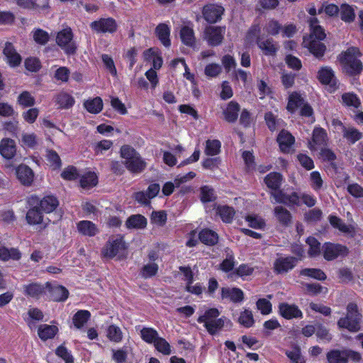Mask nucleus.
Here are the masks:
<instances>
[{"label": "nucleus", "mask_w": 363, "mask_h": 363, "mask_svg": "<svg viewBox=\"0 0 363 363\" xmlns=\"http://www.w3.org/2000/svg\"><path fill=\"white\" fill-rule=\"evenodd\" d=\"M59 205L57 199L53 196H45L40 202V208L45 213L54 211Z\"/></svg>", "instance_id": "obj_33"}, {"label": "nucleus", "mask_w": 363, "mask_h": 363, "mask_svg": "<svg viewBox=\"0 0 363 363\" xmlns=\"http://www.w3.org/2000/svg\"><path fill=\"white\" fill-rule=\"evenodd\" d=\"M238 323L245 328H250L254 325L255 320L251 311L245 309L240 314Z\"/></svg>", "instance_id": "obj_50"}, {"label": "nucleus", "mask_w": 363, "mask_h": 363, "mask_svg": "<svg viewBox=\"0 0 363 363\" xmlns=\"http://www.w3.org/2000/svg\"><path fill=\"white\" fill-rule=\"evenodd\" d=\"M265 121L268 128L274 131L277 130L278 128H280L284 124L283 121L280 119H277V116H274L272 113L268 112L265 114Z\"/></svg>", "instance_id": "obj_58"}, {"label": "nucleus", "mask_w": 363, "mask_h": 363, "mask_svg": "<svg viewBox=\"0 0 363 363\" xmlns=\"http://www.w3.org/2000/svg\"><path fill=\"white\" fill-rule=\"evenodd\" d=\"M199 239L206 245H213L217 243L218 236L216 232L210 229H203L199 233Z\"/></svg>", "instance_id": "obj_35"}, {"label": "nucleus", "mask_w": 363, "mask_h": 363, "mask_svg": "<svg viewBox=\"0 0 363 363\" xmlns=\"http://www.w3.org/2000/svg\"><path fill=\"white\" fill-rule=\"evenodd\" d=\"M296 264V259L292 257H280L274 263V271L278 274L286 273L293 269Z\"/></svg>", "instance_id": "obj_17"}, {"label": "nucleus", "mask_w": 363, "mask_h": 363, "mask_svg": "<svg viewBox=\"0 0 363 363\" xmlns=\"http://www.w3.org/2000/svg\"><path fill=\"white\" fill-rule=\"evenodd\" d=\"M179 35L182 42L186 46L194 48L196 45V38L192 26L186 25L182 27Z\"/></svg>", "instance_id": "obj_24"}, {"label": "nucleus", "mask_w": 363, "mask_h": 363, "mask_svg": "<svg viewBox=\"0 0 363 363\" xmlns=\"http://www.w3.org/2000/svg\"><path fill=\"white\" fill-rule=\"evenodd\" d=\"M158 271V265L152 262L145 264L141 270V275L144 278H150L155 276Z\"/></svg>", "instance_id": "obj_62"}, {"label": "nucleus", "mask_w": 363, "mask_h": 363, "mask_svg": "<svg viewBox=\"0 0 363 363\" xmlns=\"http://www.w3.org/2000/svg\"><path fill=\"white\" fill-rule=\"evenodd\" d=\"M46 288L48 289L50 298L55 301H64L68 298L69 292L62 286H51L50 284H46Z\"/></svg>", "instance_id": "obj_25"}, {"label": "nucleus", "mask_w": 363, "mask_h": 363, "mask_svg": "<svg viewBox=\"0 0 363 363\" xmlns=\"http://www.w3.org/2000/svg\"><path fill=\"white\" fill-rule=\"evenodd\" d=\"M342 132L344 138L352 144L356 143L362 138V133L353 127H345Z\"/></svg>", "instance_id": "obj_45"}, {"label": "nucleus", "mask_w": 363, "mask_h": 363, "mask_svg": "<svg viewBox=\"0 0 363 363\" xmlns=\"http://www.w3.org/2000/svg\"><path fill=\"white\" fill-rule=\"evenodd\" d=\"M106 336L112 342H120L123 339V333L118 326L111 325L107 328Z\"/></svg>", "instance_id": "obj_48"}, {"label": "nucleus", "mask_w": 363, "mask_h": 363, "mask_svg": "<svg viewBox=\"0 0 363 363\" xmlns=\"http://www.w3.org/2000/svg\"><path fill=\"white\" fill-rule=\"evenodd\" d=\"M327 140L326 131L322 128L316 127L313 131L311 140L308 142V148L311 151H315L326 145Z\"/></svg>", "instance_id": "obj_15"}, {"label": "nucleus", "mask_w": 363, "mask_h": 363, "mask_svg": "<svg viewBox=\"0 0 363 363\" xmlns=\"http://www.w3.org/2000/svg\"><path fill=\"white\" fill-rule=\"evenodd\" d=\"M216 213L219 215L223 222L230 223L234 217L235 211L228 206H219L216 208Z\"/></svg>", "instance_id": "obj_40"}, {"label": "nucleus", "mask_w": 363, "mask_h": 363, "mask_svg": "<svg viewBox=\"0 0 363 363\" xmlns=\"http://www.w3.org/2000/svg\"><path fill=\"white\" fill-rule=\"evenodd\" d=\"M240 106L235 101L229 102L226 107L223 109L224 118L229 123L235 122L238 116Z\"/></svg>", "instance_id": "obj_28"}, {"label": "nucleus", "mask_w": 363, "mask_h": 363, "mask_svg": "<svg viewBox=\"0 0 363 363\" xmlns=\"http://www.w3.org/2000/svg\"><path fill=\"white\" fill-rule=\"evenodd\" d=\"M306 243L309 245L308 255L311 257H315L320 252V244L314 238L310 237L307 239Z\"/></svg>", "instance_id": "obj_64"}, {"label": "nucleus", "mask_w": 363, "mask_h": 363, "mask_svg": "<svg viewBox=\"0 0 363 363\" xmlns=\"http://www.w3.org/2000/svg\"><path fill=\"white\" fill-rule=\"evenodd\" d=\"M274 216L283 225H287L291 223V213L282 206H279L274 208Z\"/></svg>", "instance_id": "obj_41"}, {"label": "nucleus", "mask_w": 363, "mask_h": 363, "mask_svg": "<svg viewBox=\"0 0 363 363\" xmlns=\"http://www.w3.org/2000/svg\"><path fill=\"white\" fill-rule=\"evenodd\" d=\"M279 314L286 319L301 318L303 313L298 307L294 304L281 303L279 305Z\"/></svg>", "instance_id": "obj_16"}, {"label": "nucleus", "mask_w": 363, "mask_h": 363, "mask_svg": "<svg viewBox=\"0 0 363 363\" xmlns=\"http://www.w3.org/2000/svg\"><path fill=\"white\" fill-rule=\"evenodd\" d=\"M28 316L25 318L26 322L30 329L35 327V321H40L43 318V314L38 308H30L28 310Z\"/></svg>", "instance_id": "obj_38"}, {"label": "nucleus", "mask_w": 363, "mask_h": 363, "mask_svg": "<svg viewBox=\"0 0 363 363\" xmlns=\"http://www.w3.org/2000/svg\"><path fill=\"white\" fill-rule=\"evenodd\" d=\"M56 42L67 54L74 53L76 50L75 43L73 41V34L69 28H64L57 33Z\"/></svg>", "instance_id": "obj_9"}, {"label": "nucleus", "mask_w": 363, "mask_h": 363, "mask_svg": "<svg viewBox=\"0 0 363 363\" xmlns=\"http://www.w3.org/2000/svg\"><path fill=\"white\" fill-rule=\"evenodd\" d=\"M46 286L38 284L31 283L23 286V292L26 295L32 298H39L43 293L45 292Z\"/></svg>", "instance_id": "obj_29"}, {"label": "nucleus", "mask_w": 363, "mask_h": 363, "mask_svg": "<svg viewBox=\"0 0 363 363\" xmlns=\"http://www.w3.org/2000/svg\"><path fill=\"white\" fill-rule=\"evenodd\" d=\"M113 147V142L110 140H102L94 145V150L96 155H104Z\"/></svg>", "instance_id": "obj_59"}, {"label": "nucleus", "mask_w": 363, "mask_h": 363, "mask_svg": "<svg viewBox=\"0 0 363 363\" xmlns=\"http://www.w3.org/2000/svg\"><path fill=\"white\" fill-rule=\"evenodd\" d=\"M55 102L61 108H69L74 104V99L66 92H61L55 96Z\"/></svg>", "instance_id": "obj_34"}, {"label": "nucleus", "mask_w": 363, "mask_h": 363, "mask_svg": "<svg viewBox=\"0 0 363 363\" xmlns=\"http://www.w3.org/2000/svg\"><path fill=\"white\" fill-rule=\"evenodd\" d=\"M128 245L123 237L116 235L109 238L104 247L102 248L103 257L108 259L123 258L126 255Z\"/></svg>", "instance_id": "obj_4"}, {"label": "nucleus", "mask_w": 363, "mask_h": 363, "mask_svg": "<svg viewBox=\"0 0 363 363\" xmlns=\"http://www.w3.org/2000/svg\"><path fill=\"white\" fill-rule=\"evenodd\" d=\"M58 332V328L55 325H47L43 324L41 325L38 330V334L39 337L43 340H46L48 339H51L55 337V335Z\"/></svg>", "instance_id": "obj_31"}, {"label": "nucleus", "mask_w": 363, "mask_h": 363, "mask_svg": "<svg viewBox=\"0 0 363 363\" xmlns=\"http://www.w3.org/2000/svg\"><path fill=\"white\" fill-rule=\"evenodd\" d=\"M153 345L157 351L164 355H169L172 352L169 343L164 338L160 336L157 338Z\"/></svg>", "instance_id": "obj_53"}, {"label": "nucleus", "mask_w": 363, "mask_h": 363, "mask_svg": "<svg viewBox=\"0 0 363 363\" xmlns=\"http://www.w3.org/2000/svg\"><path fill=\"white\" fill-rule=\"evenodd\" d=\"M342 100L345 105L353 108H359L361 105V101L356 94L353 93H345L342 96Z\"/></svg>", "instance_id": "obj_56"}, {"label": "nucleus", "mask_w": 363, "mask_h": 363, "mask_svg": "<svg viewBox=\"0 0 363 363\" xmlns=\"http://www.w3.org/2000/svg\"><path fill=\"white\" fill-rule=\"evenodd\" d=\"M32 33L33 40L38 44L45 45L49 40V34L40 28L33 30Z\"/></svg>", "instance_id": "obj_63"}, {"label": "nucleus", "mask_w": 363, "mask_h": 363, "mask_svg": "<svg viewBox=\"0 0 363 363\" xmlns=\"http://www.w3.org/2000/svg\"><path fill=\"white\" fill-rule=\"evenodd\" d=\"M18 179L23 185H30L34 179L33 170L26 164H20L16 169Z\"/></svg>", "instance_id": "obj_19"}, {"label": "nucleus", "mask_w": 363, "mask_h": 363, "mask_svg": "<svg viewBox=\"0 0 363 363\" xmlns=\"http://www.w3.org/2000/svg\"><path fill=\"white\" fill-rule=\"evenodd\" d=\"M18 104L23 107L32 106L35 104V98L28 91H23L18 97Z\"/></svg>", "instance_id": "obj_60"}, {"label": "nucleus", "mask_w": 363, "mask_h": 363, "mask_svg": "<svg viewBox=\"0 0 363 363\" xmlns=\"http://www.w3.org/2000/svg\"><path fill=\"white\" fill-rule=\"evenodd\" d=\"M98 183V177L94 172H88L84 173L80 179V185L83 189H90L95 186Z\"/></svg>", "instance_id": "obj_36"}, {"label": "nucleus", "mask_w": 363, "mask_h": 363, "mask_svg": "<svg viewBox=\"0 0 363 363\" xmlns=\"http://www.w3.org/2000/svg\"><path fill=\"white\" fill-rule=\"evenodd\" d=\"M221 298L237 303L243 300L244 294L238 288L224 287L221 289Z\"/></svg>", "instance_id": "obj_23"}, {"label": "nucleus", "mask_w": 363, "mask_h": 363, "mask_svg": "<svg viewBox=\"0 0 363 363\" xmlns=\"http://www.w3.org/2000/svg\"><path fill=\"white\" fill-rule=\"evenodd\" d=\"M219 315L220 311L217 308H208L199 316L197 321L203 323L211 335H214L221 330L226 323L230 322L225 317L218 318Z\"/></svg>", "instance_id": "obj_3"}, {"label": "nucleus", "mask_w": 363, "mask_h": 363, "mask_svg": "<svg viewBox=\"0 0 363 363\" xmlns=\"http://www.w3.org/2000/svg\"><path fill=\"white\" fill-rule=\"evenodd\" d=\"M140 337L145 342L154 345L160 335L154 328H143L140 330Z\"/></svg>", "instance_id": "obj_42"}, {"label": "nucleus", "mask_w": 363, "mask_h": 363, "mask_svg": "<svg viewBox=\"0 0 363 363\" xmlns=\"http://www.w3.org/2000/svg\"><path fill=\"white\" fill-rule=\"evenodd\" d=\"M260 32L261 28L259 25L252 26L248 30L245 37L246 45L250 46L256 42L258 48L264 55H274L278 50L277 43L272 38L259 37Z\"/></svg>", "instance_id": "obj_2"}, {"label": "nucleus", "mask_w": 363, "mask_h": 363, "mask_svg": "<svg viewBox=\"0 0 363 363\" xmlns=\"http://www.w3.org/2000/svg\"><path fill=\"white\" fill-rule=\"evenodd\" d=\"M77 230L83 235L93 237L99 233L97 226L89 220H82L77 223Z\"/></svg>", "instance_id": "obj_26"}, {"label": "nucleus", "mask_w": 363, "mask_h": 363, "mask_svg": "<svg viewBox=\"0 0 363 363\" xmlns=\"http://www.w3.org/2000/svg\"><path fill=\"white\" fill-rule=\"evenodd\" d=\"M21 252L16 248L0 247V259L3 261L18 260L21 258Z\"/></svg>", "instance_id": "obj_39"}, {"label": "nucleus", "mask_w": 363, "mask_h": 363, "mask_svg": "<svg viewBox=\"0 0 363 363\" xmlns=\"http://www.w3.org/2000/svg\"><path fill=\"white\" fill-rule=\"evenodd\" d=\"M144 57L147 61L152 62V69H160L163 60L161 51L157 48H152L144 52Z\"/></svg>", "instance_id": "obj_21"}, {"label": "nucleus", "mask_w": 363, "mask_h": 363, "mask_svg": "<svg viewBox=\"0 0 363 363\" xmlns=\"http://www.w3.org/2000/svg\"><path fill=\"white\" fill-rule=\"evenodd\" d=\"M340 16L342 21L345 22H352L354 21L355 14L353 8L347 4L341 5Z\"/></svg>", "instance_id": "obj_55"}, {"label": "nucleus", "mask_w": 363, "mask_h": 363, "mask_svg": "<svg viewBox=\"0 0 363 363\" xmlns=\"http://www.w3.org/2000/svg\"><path fill=\"white\" fill-rule=\"evenodd\" d=\"M323 257L326 260H333L338 257L345 256L347 254L346 247L331 242H326L322 247Z\"/></svg>", "instance_id": "obj_12"}, {"label": "nucleus", "mask_w": 363, "mask_h": 363, "mask_svg": "<svg viewBox=\"0 0 363 363\" xmlns=\"http://www.w3.org/2000/svg\"><path fill=\"white\" fill-rule=\"evenodd\" d=\"M329 222L333 228L338 229L343 233L352 235L354 232L353 226L345 224L340 218L335 216H330Z\"/></svg>", "instance_id": "obj_32"}, {"label": "nucleus", "mask_w": 363, "mask_h": 363, "mask_svg": "<svg viewBox=\"0 0 363 363\" xmlns=\"http://www.w3.org/2000/svg\"><path fill=\"white\" fill-rule=\"evenodd\" d=\"M221 143L218 140H208L206 142L205 153L207 155L215 156L220 152Z\"/></svg>", "instance_id": "obj_49"}, {"label": "nucleus", "mask_w": 363, "mask_h": 363, "mask_svg": "<svg viewBox=\"0 0 363 363\" xmlns=\"http://www.w3.org/2000/svg\"><path fill=\"white\" fill-rule=\"evenodd\" d=\"M271 196L274 198L275 203L285 204L288 206L298 205L300 196L296 192H285L284 190L274 191L271 192Z\"/></svg>", "instance_id": "obj_11"}, {"label": "nucleus", "mask_w": 363, "mask_h": 363, "mask_svg": "<svg viewBox=\"0 0 363 363\" xmlns=\"http://www.w3.org/2000/svg\"><path fill=\"white\" fill-rule=\"evenodd\" d=\"M146 224V218L141 215H133L126 221V226L128 228H143Z\"/></svg>", "instance_id": "obj_46"}, {"label": "nucleus", "mask_w": 363, "mask_h": 363, "mask_svg": "<svg viewBox=\"0 0 363 363\" xmlns=\"http://www.w3.org/2000/svg\"><path fill=\"white\" fill-rule=\"evenodd\" d=\"M121 157L126 168L132 172H141L145 167V162L134 148L129 145L121 147Z\"/></svg>", "instance_id": "obj_6"}, {"label": "nucleus", "mask_w": 363, "mask_h": 363, "mask_svg": "<svg viewBox=\"0 0 363 363\" xmlns=\"http://www.w3.org/2000/svg\"><path fill=\"white\" fill-rule=\"evenodd\" d=\"M317 78L322 84L327 86L330 92L335 91L338 88L335 72L330 67H321L318 72Z\"/></svg>", "instance_id": "obj_10"}, {"label": "nucleus", "mask_w": 363, "mask_h": 363, "mask_svg": "<svg viewBox=\"0 0 363 363\" xmlns=\"http://www.w3.org/2000/svg\"><path fill=\"white\" fill-rule=\"evenodd\" d=\"M277 142L279 143L281 150L283 152L289 153L294 144L295 139L288 131L281 130L277 137Z\"/></svg>", "instance_id": "obj_22"}, {"label": "nucleus", "mask_w": 363, "mask_h": 363, "mask_svg": "<svg viewBox=\"0 0 363 363\" xmlns=\"http://www.w3.org/2000/svg\"><path fill=\"white\" fill-rule=\"evenodd\" d=\"M175 155L170 152H164L163 154V160L164 163L170 167L177 164V157H180V154L183 151V147L181 145H177L174 149Z\"/></svg>", "instance_id": "obj_47"}, {"label": "nucleus", "mask_w": 363, "mask_h": 363, "mask_svg": "<svg viewBox=\"0 0 363 363\" xmlns=\"http://www.w3.org/2000/svg\"><path fill=\"white\" fill-rule=\"evenodd\" d=\"M70 75L69 69L66 67H57L54 73V79L60 82H67Z\"/></svg>", "instance_id": "obj_61"}, {"label": "nucleus", "mask_w": 363, "mask_h": 363, "mask_svg": "<svg viewBox=\"0 0 363 363\" xmlns=\"http://www.w3.org/2000/svg\"><path fill=\"white\" fill-rule=\"evenodd\" d=\"M224 9L217 4H209L203 7V16L206 21L211 23L220 20L223 14Z\"/></svg>", "instance_id": "obj_14"}, {"label": "nucleus", "mask_w": 363, "mask_h": 363, "mask_svg": "<svg viewBox=\"0 0 363 363\" xmlns=\"http://www.w3.org/2000/svg\"><path fill=\"white\" fill-rule=\"evenodd\" d=\"M16 152V142L11 138H5L0 141V155L5 159L13 158Z\"/></svg>", "instance_id": "obj_18"}, {"label": "nucleus", "mask_w": 363, "mask_h": 363, "mask_svg": "<svg viewBox=\"0 0 363 363\" xmlns=\"http://www.w3.org/2000/svg\"><path fill=\"white\" fill-rule=\"evenodd\" d=\"M309 26L311 33L308 37L303 38V45L315 57H322L325 51V46L320 41L325 39L326 34L315 17L310 18Z\"/></svg>", "instance_id": "obj_1"}, {"label": "nucleus", "mask_w": 363, "mask_h": 363, "mask_svg": "<svg viewBox=\"0 0 363 363\" xmlns=\"http://www.w3.org/2000/svg\"><path fill=\"white\" fill-rule=\"evenodd\" d=\"M4 55L6 57L7 63L11 67H17L21 62V55L16 52L11 43H6L4 48Z\"/></svg>", "instance_id": "obj_20"}, {"label": "nucleus", "mask_w": 363, "mask_h": 363, "mask_svg": "<svg viewBox=\"0 0 363 363\" xmlns=\"http://www.w3.org/2000/svg\"><path fill=\"white\" fill-rule=\"evenodd\" d=\"M360 53L357 48H350L340 57L344 70L350 74H359L362 65L359 60Z\"/></svg>", "instance_id": "obj_7"}, {"label": "nucleus", "mask_w": 363, "mask_h": 363, "mask_svg": "<svg viewBox=\"0 0 363 363\" xmlns=\"http://www.w3.org/2000/svg\"><path fill=\"white\" fill-rule=\"evenodd\" d=\"M303 103V100L301 96L297 92H293L289 96L286 108L289 112L294 113L298 107L302 106Z\"/></svg>", "instance_id": "obj_43"}, {"label": "nucleus", "mask_w": 363, "mask_h": 363, "mask_svg": "<svg viewBox=\"0 0 363 363\" xmlns=\"http://www.w3.org/2000/svg\"><path fill=\"white\" fill-rule=\"evenodd\" d=\"M282 176L277 172L269 174L264 179V182L267 187L276 191L281 185Z\"/></svg>", "instance_id": "obj_44"}, {"label": "nucleus", "mask_w": 363, "mask_h": 363, "mask_svg": "<svg viewBox=\"0 0 363 363\" xmlns=\"http://www.w3.org/2000/svg\"><path fill=\"white\" fill-rule=\"evenodd\" d=\"M329 363H347V354L345 351L333 350L328 354Z\"/></svg>", "instance_id": "obj_52"}, {"label": "nucleus", "mask_w": 363, "mask_h": 363, "mask_svg": "<svg viewBox=\"0 0 363 363\" xmlns=\"http://www.w3.org/2000/svg\"><path fill=\"white\" fill-rule=\"evenodd\" d=\"M83 106L89 113L96 114L101 112L103 109V101L101 98L97 96L86 100L84 102Z\"/></svg>", "instance_id": "obj_30"}, {"label": "nucleus", "mask_w": 363, "mask_h": 363, "mask_svg": "<svg viewBox=\"0 0 363 363\" xmlns=\"http://www.w3.org/2000/svg\"><path fill=\"white\" fill-rule=\"evenodd\" d=\"M225 30V26H207L203 31V39L209 45L218 46L223 42Z\"/></svg>", "instance_id": "obj_8"}, {"label": "nucleus", "mask_w": 363, "mask_h": 363, "mask_svg": "<svg viewBox=\"0 0 363 363\" xmlns=\"http://www.w3.org/2000/svg\"><path fill=\"white\" fill-rule=\"evenodd\" d=\"M170 30L169 26L166 23L159 24L155 29L157 37L162 44L167 48L169 47L171 45L169 38Z\"/></svg>", "instance_id": "obj_27"}, {"label": "nucleus", "mask_w": 363, "mask_h": 363, "mask_svg": "<svg viewBox=\"0 0 363 363\" xmlns=\"http://www.w3.org/2000/svg\"><path fill=\"white\" fill-rule=\"evenodd\" d=\"M21 145L30 148H34L38 144V138L33 133H23L21 135Z\"/></svg>", "instance_id": "obj_54"}, {"label": "nucleus", "mask_w": 363, "mask_h": 363, "mask_svg": "<svg viewBox=\"0 0 363 363\" xmlns=\"http://www.w3.org/2000/svg\"><path fill=\"white\" fill-rule=\"evenodd\" d=\"M27 222L30 225H37L43 222V216L36 208L30 209L26 214Z\"/></svg>", "instance_id": "obj_57"}, {"label": "nucleus", "mask_w": 363, "mask_h": 363, "mask_svg": "<svg viewBox=\"0 0 363 363\" xmlns=\"http://www.w3.org/2000/svg\"><path fill=\"white\" fill-rule=\"evenodd\" d=\"M92 30L97 33H110L115 32L117 29L116 21L111 18H101L95 21L90 24Z\"/></svg>", "instance_id": "obj_13"}, {"label": "nucleus", "mask_w": 363, "mask_h": 363, "mask_svg": "<svg viewBox=\"0 0 363 363\" xmlns=\"http://www.w3.org/2000/svg\"><path fill=\"white\" fill-rule=\"evenodd\" d=\"M361 318L357 306L352 303H349L347 306L346 316L338 320L337 326L352 333L357 332L361 329Z\"/></svg>", "instance_id": "obj_5"}, {"label": "nucleus", "mask_w": 363, "mask_h": 363, "mask_svg": "<svg viewBox=\"0 0 363 363\" xmlns=\"http://www.w3.org/2000/svg\"><path fill=\"white\" fill-rule=\"evenodd\" d=\"M91 317V313L86 310L77 311L73 316L72 321L75 328H82Z\"/></svg>", "instance_id": "obj_37"}, {"label": "nucleus", "mask_w": 363, "mask_h": 363, "mask_svg": "<svg viewBox=\"0 0 363 363\" xmlns=\"http://www.w3.org/2000/svg\"><path fill=\"white\" fill-rule=\"evenodd\" d=\"M245 220L250 227L255 229H263L265 226L264 220L259 216L250 214L245 216Z\"/></svg>", "instance_id": "obj_51"}]
</instances>
